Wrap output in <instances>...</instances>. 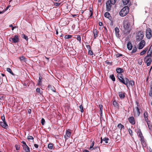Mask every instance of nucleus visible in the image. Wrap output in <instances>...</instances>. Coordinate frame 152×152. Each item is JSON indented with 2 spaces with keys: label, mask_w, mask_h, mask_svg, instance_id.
<instances>
[{
  "label": "nucleus",
  "mask_w": 152,
  "mask_h": 152,
  "mask_svg": "<svg viewBox=\"0 0 152 152\" xmlns=\"http://www.w3.org/2000/svg\"><path fill=\"white\" fill-rule=\"evenodd\" d=\"M117 77L119 81L122 83H125V80L124 78L123 75L121 74H118Z\"/></svg>",
  "instance_id": "nucleus-8"
},
{
  "label": "nucleus",
  "mask_w": 152,
  "mask_h": 152,
  "mask_svg": "<svg viewBox=\"0 0 152 152\" xmlns=\"http://www.w3.org/2000/svg\"><path fill=\"white\" fill-rule=\"evenodd\" d=\"M105 62L106 64H110V65H112V62H109L108 61V60H107L105 61Z\"/></svg>",
  "instance_id": "nucleus-54"
},
{
  "label": "nucleus",
  "mask_w": 152,
  "mask_h": 152,
  "mask_svg": "<svg viewBox=\"0 0 152 152\" xmlns=\"http://www.w3.org/2000/svg\"><path fill=\"white\" fill-rule=\"evenodd\" d=\"M7 70L12 75H14V73H13L12 70L10 68H7Z\"/></svg>",
  "instance_id": "nucleus-33"
},
{
  "label": "nucleus",
  "mask_w": 152,
  "mask_h": 152,
  "mask_svg": "<svg viewBox=\"0 0 152 152\" xmlns=\"http://www.w3.org/2000/svg\"><path fill=\"white\" fill-rule=\"evenodd\" d=\"M129 133L132 136L133 134V132L132 131V130L130 129H129Z\"/></svg>",
  "instance_id": "nucleus-45"
},
{
  "label": "nucleus",
  "mask_w": 152,
  "mask_h": 152,
  "mask_svg": "<svg viewBox=\"0 0 152 152\" xmlns=\"http://www.w3.org/2000/svg\"><path fill=\"white\" fill-rule=\"evenodd\" d=\"M15 147L16 148V149L17 150H19L20 147L19 145H15Z\"/></svg>",
  "instance_id": "nucleus-49"
},
{
  "label": "nucleus",
  "mask_w": 152,
  "mask_h": 152,
  "mask_svg": "<svg viewBox=\"0 0 152 152\" xmlns=\"http://www.w3.org/2000/svg\"><path fill=\"white\" fill-rule=\"evenodd\" d=\"M134 24L133 18L132 16H127L125 17L123 21V25L126 33L128 34L130 33Z\"/></svg>",
  "instance_id": "nucleus-1"
},
{
  "label": "nucleus",
  "mask_w": 152,
  "mask_h": 152,
  "mask_svg": "<svg viewBox=\"0 0 152 152\" xmlns=\"http://www.w3.org/2000/svg\"><path fill=\"white\" fill-rule=\"evenodd\" d=\"M10 42L12 43H16L19 42V39L18 36L15 35L14 37L10 38L9 39Z\"/></svg>",
  "instance_id": "nucleus-5"
},
{
  "label": "nucleus",
  "mask_w": 152,
  "mask_h": 152,
  "mask_svg": "<svg viewBox=\"0 0 152 152\" xmlns=\"http://www.w3.org/2000/svg\"><path fill=\"white\" fill-rule=\"evenodd\" d=\"M0 125L3 128L5 129L8 127V125L6 121L3 122H0Z\"/></svg>",
  "instance_id": "nucleus-12"
},
{
  "label": "nucleus",
  "mask_w": 152,
  "mask_h": 152,
  "mask_svg": "<svg viewBox=\"0 0 152 152\" xmlns=\"http://www.w3.org/2000/svg\"><path fill=\"white\" fill-rule=\"evenodd\" d=\"M129 122L132 125H134L135 124L134 118L132 116L129 117L128 118Z\"/></svg>",
  "instance_id": "nucleus-10"
},
{
  "label": "nucleus",
  "mask_w": 152,
  "mask_h": 152,
  "mask_svg": "<svg viewBox=\"0 0 152 152\" xmlns=\"http://www.w3.org/2000/svg\"><path fill=\"white\" fill-rule=\"evenodd\" d=\"M122 55L121 54L118 53L116 55V56L117 58H118L120 56H122Z\"/></svg>",
  "instance_id": "nucleus-47"
},
{
  "label": "nucleus",
  "mask_w": 152,
  "mask_h": 152,
  "mask_svg": "<svg viewBox=\"0 0 152 152\" xmlns=\"http://www.w3.org/2000/svg\"><path fill=\"white\" fill-rule=\"evenodd\" d=\"M122 1L124 5L127 4L129 1V0H122Z\"/></svg>",
  "instance_id": "nucleus-32"
},
{
  "label": "nucleus",
  "mask_w": 152,
  "mask_h": 152,
  "mask_svg": "<svg viewBox=\"0 0 152 152\" xmlns=\"http://www.w3.org/2000/svg\"><path fill=\"white\" fill-rule=\"evenodd\" d=\"M145 53V51H142L140 53V55L141 56L143 55Z\"/></svg>",
  "instance_id": "nucleus-53"
},
{
  "label": "nucleus",
  "mask_w": 152,
  "mask_h": 152,
  "mask_svg": "<svg viewBox=\"0 0 152 152\" xmlns=\"http://www.w3.org/2000/svg\"><path fill=\"white\" fill-rule=\"evenodd\" d=\"M115 31L116 36L118 37H119V30L118 27H116L115 28Z\"/></svg>",
  "instance_id": "nucleus-19"
},
{
  "label": "nucleus",
  "mask_w": 152,
  "mask_h": 152,
  "mask_svg": "<svg viewBox=\"0 0 152 152\" xmlns=\"http://www.w3.org/2000/svg\"><path fill=\"white\" fill-rule=\"evenodd\" d=\"M117 126L118 128L120 129L121 130L122 129H124V126L120 123L118 124Z\"/></svg>",
  "instance_id": "nucleus-22"
},
{
  "label": "nucleus",
  "mask_w": 152,
  "mask_h": 152,
  "mask_svg": "<svg viewBox=\"0 0 152 152\" xmlns=\"http://www.w3.org/2000/svg\"><path fill=\"white\" fill-rule=\"evenodd\" d=\"M22 37L25 39L26 40H28V37L24 34H22Z\"/></svg>",
  "instance_id": "nucleus-35"
},
{
  "label": "nucleus",
  "mask_w": 152,
  "mask_h": 152,
  "mask_svg": "<svg viewBox=\"0 0 152 152\" xmlns=\"http://www.w3.org/2000/svg\"><path fill=\"white\" fill-rule=\"evenodd\" d=\"M101 143H102V141H104L105 142V143H108V141L109 140V139L108 138L104 137V138L102 139V137H101Z\"/></svg>",
  "instance_id": "nucleus-15"
},
{
  "label": "nucleus",
  "mask_w": 152,
  "mask_h": 152,
  "mask_svg": "<svg viewBox=\"0 0 152 152\" xmlns=\"http://www.w3.org/2000/svg\"><path fill=\"white\" fill-rule=\"evenodd\" d=\"M147 124H148V127L149 128V129H150V130H151L152 129V127L151 125V124H150V122H148V123H147Z\"/></svg>",
  "instance_id": "nucleus-39"
},
{
  "label": "nucleus",
  "mask_w": 152,
  "mask_h": 152,
  "mask_svg": "<svg viewBox=\"0 0 152 152\" xmlns=\"http://www.w3.org/2000/svg\"><path fill=\"white\" fill-rule=\"evenodd\" d=\"M140 140L141 141L142 145L143 146L145 147L146 146V143L145 142L144 137L141 138L140 139Z\"/></svg>",
  "instance_id": "nucleus-13"
},
{
  "label": "nucleus",
  "mask_w": 152,
  "mask_h": 152,
  "mask_svg": "<svg viewBox=\"0 0 152 152\" xmlns=\"http://www.w3.org/2000/svg\"><path fill=\"white\" fill-rule=\"evenodd\" d=\"M144 37L143 32L140 31L138 32L136 37V39L137 41H140Z\"/></svg>",
  "instance_id": "nucleus-6"
},
{
  "label": "nucleus",
  "mask_w": 152,
  "mask_h": 152,
  "mask_svg": "<svg viewBox=\"0 0 152 152\" xmlns=\"http://www.w3.org/2000/svg\"><path fill=\"white\" fill-rule=\"evenodd\" d=\"M86 47L88 50L91 49L90 46L89 45H86Z\"/></svg>",
  "instance_id": "nucleus-56"
},
{
  "label": "nucleus",
  "mask_w": 152,
  "mask_h": 152,
  "mask_svg": "<svg viewBox=\"0 0 152 152\" xmlns=\"http://www.w3.org/2000/svg\"><path fill=\"white\" fill-rule=\"evenodd\" d=\"M31 109H29V110H28V113L29 114H30L31 113Z\"/></svg>",
  "instance_id": "nucleus-61"
},
{
  "label": "nucleus",
  "mask_w": 152,
  "mask_h": 152,
  "mask_svg": "<svg viewBox=\"0 0 152 152\" xmlns=\"http://www.w3.org/2000/svg\"><path fill=\"white\" fill-rule=\"evenodd\" d=\"M42 77L41 76H40L39 77V79L38 80V81L37 83V85H41V83L42 82Z\"/></svg>",
  "instance_id": "nucleus-27"
},
{
  "label": "nucleus",
  "mask_w": 152,
  "mask_h": 152,
  "mask_svg": "<svg viewBox=\"0 0 152 152\" xmlns=\"http://www.w3.org/2000/svg\"><path fill=\"white\" fill-rule=\"evenodd\" d=\"M88 54L91 56L93 55V53L91 49L89 50L88 51Z\"/></svg>",
  "instance_id": "nucleus-41"
},
{
  "label": "nucleus",
  "mask_w": 152,
  "mask_h": 152,
  "mask_svg": "<svg viewBox=\"0 0 152 152\" xmlns=\"http://www.w3.org/2000/svg\"><path fill=\"white\" fill-rule=\"evenodd\" d=\"M23 148L26 152H29L30 151L29 148L27 145H26L25 146H23Z\"/></svg>",
  "instance_id": "nucleus-20"
},
{
  "label": "nucleus",
  "mask_w": 152,
  "mask_h": 152,
  "mask_svg": "<svg viewBox=\"0 0 152 152\" xmlns=\"http://www.w3.org/2000/svg\"><path fill=\"white\" fill-rule=\"evenodd\" d=\"M124 80H125V83H123V84L126 85V86L127 87H128V84L129 82V80L127 78H125Z\"/></svg>",
  "instance_id": "nucleus-26"
},
{
  "label": "nucleus",
  "mask_w": 152,
  "mask_h": 152,
  "mask_svg": "<svg viewBox=\"0 0 152 152\" xmlns=\"http://www.w3.org/2000/svg\"><path fill=\"white\" fill-rule=\"evenodd\" d=\"M71 135V133L69 130L66 131V134L64 135L65 139H67L68 137H70Z\"/></svg>",
  "instance_id": "nucleus-11"
},
{
  "label": "nucleus",
  "mask_w": 152,
  "mask_h": 152,
  "mask_svg": "<svg viewBox=\"0 0 152 152\" xmlns=\"http://www.w3.org/2000/svg\"><path fill=\"white\" fill-rule=\"evenodd\" d=\"M113 105L115 107H118V103L115 101H114L113 102Z\"/></svg>",
  "instance_id": "nucleus-38"
},
{
  "label": "nucleus",
  "mask_w": 152,
  "mask_h": 152,
  "mask_svg": "<svg viewBox=\"0 0 152 152\" xmlns=\"http://www.w3.org/2000/svg\"><path fill=\"white\" fill-rule=\"evenodd\" d=\"M79 108L80 109V111L81 113H83L84 111L83 109V107L82 104L80 105Z\"/></svg>",
  "instance_id": "nucleus-36"
},
{
  "label": "nucleus",
  "mask_w": 152,
  "mask_h": 152,
  "mask_svg": "<svg viewBox=\"0 0 152 152\" xmlns=\"http://www.w3.org/2000/svg\"><path fill=\"white\" fill-rule=\"evenodd\" d=\"M104 16L105 17L109 18L110 17V15L109 12H106L104 13Z\"/></svg>",
  "instance_id": "nucleus-28"
},
{
  "label": "nucleus",
  "mask_w": 152,
  "mask_h": 152,
  "mask_svg": "<svg viewBox=\"0 0 152 152\" xmlns=\"http://www.w3.org/2000/svg\"><path fill=\"white\" fill-rule=\"evenodd\" d=\"M34 146L36 148H37L38 147L39 145L37 144H34Z\"/></svg>",
  "instance_id": "nucleus-60"
},
{
  "label": "nucleus",
  "mask_w": 152,
  "mask_h": 152,
  "mask_svg": "<svg viewBox=\"0 0 152 152\" xmlns=\"http://www.w3.org/2000/svg\"><path fill=\"white\" fill-rule=\"evenodd\" d=\"M99 107L100 109V112H102L103 109V106L102 105H99Z\"/></svg>",
  "instance_id": "nucleus-43"
},
{
  "label": "nucleus",
  "mask_w": 152,
  "mask_h": 152,
  "mask_svg": "<svg viewBox=\"0 0 152 152\" xmlns=\"http://www.w3.org/2000/svg\"><path fill=\"white\" fill-rule=\"evenodd\" d=\"M27 139L28 140H33L34 138L33 137L31 136H28Z\"/></svg>",
  "instance_id": "nucleus-48"
},
{
  "label": "nucleus",
  "mask_w": 152,
  "mask_h": 152,
  "mask_svg": "<svg viewBox=\"0 0 152 152\" xmlns=\"http://www.w3.org/2000/svg\"><path fill=\"white\" fill-rule=\"evenodd\" d=\"M119 97L121 99H124L125 97V93L124 92H119L118 93Z\"/></svg>",
  "instance_id": "nucleus-14"
},
{
  "label": "nucleus",
  "mask_w": 152,
  "mask_h": 152,
  "mask_svg": "<svg viewBox=\"0 0 152 152\" xmlns=\"http://www.w3.org/2000/svg\"><path fill=\"white\" fill-rule=\"evenodd\" d=\"M48 87L53 92H56L55 88L53 86H52L51 85H48Z\"/></svg>",
  "instance_id": "nucleus-21"
},
{
  "label": "nucleus",
  "mask_w": 152,
  "mask_h": 152,
  "mask_svg": "<svg viewBox=\"0 0 152 152\" xmlns=\"http://www.w3.org/2000/svg\"><path fill=\"white\" fill-rule=\"evenodd\" d=\"M78 14H73L72 15V16L73 17H76L78 16Z\"/></svg>",
  "instance_id": "nucleus-58"
},
{
  "label": "nucleus",
  "mask_w": 152,
  "mask_h": 152,
  "mask_svg": "<svg viewBox=\"0 0 152 152\" xmlns=\"http://www.w3.org/2000/svg\"><path fill=\"white\" fill-rule=\"evenodd\" d=\"M145 121L147 122V123H148V122H150L149 121H148V117L145 118Z\"/></svg>",
  "instance_id": "nucleus-59"
},
{
  "label": "nucleus",
  "mask_w": 152,
  "mask_h": 152,
  "mask_svg": "<svg viewBox=\"0 0 152 152\" xmlns=\"http://www.w3.org/2000/svg\"><path fill=\"white\" fill-rule=\"evenodd\" d=\"M19 59L21 61H25L26 60V58L23 56H22L19 57Z\"/></svg>",
  "instance_id": "nucleus-34"
},
{
  "label": "nucleus",
  "mask_w": 152,
  "mask_h": 152,
  "mask_svg": "<svg viewBox=\"0 0 152 152\" xmlns=\"http://www.w3.org/2000/svg\"><path fill=\"white\" fill-rule=\"evenodd\" d=\"M41 122V124L43 125L45 124V121L44 119L42 118V119Z\"/></svg>",
  "instance_id": "nucleus-42"
},
{
  "label": "nucleus",
  "mask_w": 152,
  "mask_h": 152,
  "mask_svg": "<svg viewBox=\"0 0 152 152\" xmlns=\"http://www.w3.org/2000/svg\"><path fill=\"white\" fill-rule=\"evenodd\" d=\"M1 119L2 120L3 122L6 121H5V117L4 115L1 117Z\"/></svg>",
  "instance_id": "nucleus-50"
},
{
  "label": "nucleus",
  "mask_w": 152,
  "mask_h": 152,
  "mask_svg": "<svg viewBox=\"0 0 152 152\" xmlns=\"http://www.w3.org/2000/svg\"><path fill=\"white\" fill-rule=\"evenodd\" d=\"M60 4V3H54V5L56 6H58Z\"/></svg>",
  "instance_id": "nucleus-57"
},
{
  "label": "nucleus",
  "mask_w": 152,
  "mask_h": 152,
  "mask_svg": "<svg viewBox=\"0 0 152 152\" xmlns=\"http://www.w3.org/2000/svg\"><path fill=\"white\" fill-rule=\"evenodd\" d=\"M93 32L94 34V38H96L98 36L97 31L96 29H95L93 31Z\"/></svg>",
  "instance_id": "nucleus-25"
},
{
  "label": "nucleus",
  "mask_w": 152,
  "mask_h": 152,
  "mask_svg": "<svg viewBox=\"0 0 152 152\" xmlns=\"http://www.w3.org/2000/svg\"><path fill=\"white\" fill-rule=\"evenodd\" d=\"M116 70L117 72L118 73V74H121V73L123 72H124L123 69L120 68H116Z\"/></svg>",
  "instance_id": "nucleus-17"
},
{
  "label": "nucleus",
  "mask_w": 152,
  "mask_h": 152,
  "mask_svg": "<svg viewBox=\"0 0 152 152\" xmlns=\"http://www.w3.org/2000/svg\"><path fill=\"white\" fill-rule=\"evenodd\" d=\"M40 89L39 88H37L36 89V91L37 92L39 93V94H41V93L40 91Z\"/></svg>",
  "instance_id": "nucleus-46"
},
{
  "label": "nucleus",
  "mask_w": 152,
  "mask_h": 152,
  "mask_svg": "<svg viewBox=\"0 0 152 152\" xmlns=\"http://www.w3.org/2000/svg\"><path fill=\"white\" fill-rule=\"evenodd\" d=\"M137 49L136 46L134 47L132 51V53H134L136 52L137 51Z\"/></svg>",
  "instance_id": "nucleus-37"
},
{
  "label": "nucleus",
  "mask_w": 152,
  "mask_h": 152,
  "mask_svg": "<svg viewBox=\"0 0 152 152\" xmlns=\"http://www.w3.org/2000/svg\"><path fill=\"white\" fill-rule=\"evenodd\" d=\"M129 85H130L132 86H133L134 85V81L133 80H130L129 83Z\"/></svg>",
  "instance_id": "nucleus-31"
},
{
  "label": "nucleus",
  "mask_w": 152,
  "mask_h": 152,
  "mask_svg": "<svg viewBox=\"0 0 152 152\" xmlns=\"http://www.w3.org/2000/svg\"><path fill=\"white\" fill-rule=\"evenodd\" d=\"M151 53L148 52L147 55L144 58V62L148 66H150L151 63Z\"/></svg>",
  "instance_id": "nucleus-2"
},
{
  "label": "nucleus",
  "mask_w": 152,
  "mask_h": 152,
  "mask_svg": "<svg viewBox=\"0 0 152 152\" xmlns=\"http://www.w3.org/2000/svg\"><path fill=\"white\" fill-rule=\"evenodd\" d=\"M149 96H152V91H151L149 93Z\"/></svg>",
  "instance_id": "nucleus-63"
},
{
  "label": "nucleus",
  "mask_w": 152,
  "mask_h": 152,
  "mask_svg": "<svg viewBox=\"0 0 152 152\" xmlns=\"http://www.w3.org/2000/svg\"><path fill=\"white\" fill-rule=\"evenodd\" d=\"M21 143H22L23 144V146H26V145H27L25 142L23 141L21 142Z\"/></svg>",
  "instance_id": "nucleus-55"
},
{
  "label": "nucleus",
  "mask_w": 152,
  "mask_h": 152,
  "mask_svg": "<svg viewBox=\"0 0 152 152\" xmlns=\"http://www.w3.org/2000/svg\"><path fill=\"white\" fill-rule=\"evenodd\" d=\"M146 36L149 39L152 37V32L150 28H148L146 30Z\"/></svg>",
  "instance_id": "nucleus-7"
},
{
  "label": "nucleus",
  "mask_w": 152,
  "mask_h": 152,
  "mask_svg": "<svg viewBox=\"0 0 152 152\" xmlns=\"http://www.w3.org/2000/svg\"><path fill=\"white\" fill-rule=\"evenodd\" d=\"M72 36L71 35H66L65 36L64 38L66 39H68L71 38Z\"/></svg>",
  "instance_id": "nucleus-40"
},
{
  "label": "nucleus",
  "mask_w": 152,
  "mask_h": 152,
  "mask_svg": "<svg viewBox=\"0 0 152 152\" xmlns=\"http://www.w3.org/2000/svg\"><path fill=\"white\" fill-rule=\"evenodd\" d=\"M77 39L78 41L80 42L81 41V37L79 35H77Z\"/></svg>",
  "instance_id": "nucleus-44"
},
{
  "label": "nucleus",
  "mask_w": 152,
  "mask_h": 152,
  "mask_svg": "<svg viewBox=\"0 0 152 152\" xmlns=\"http://www.w3.org/2000/svg\"><path fill=\"white\" fill-rule=\"evenodd\" d=\"M48 148L50 150H52L53 148V145L51 143H49L48 144Z\"/></svg>",
  "instance_id": "nucleus-30"
},
{
  "label": "nucleus",
  "mask_w": 152,
  "mask_h": 152,
  "mask_svg": "<svg viewBox=\"0 0 152 152\" xmlns=\"http://www.w3.org/2000/svg\"><path fill=\"white\" fill-rule=\"evenodd\" d=\"M135 108L136 109V110L135 111V115H136L138 116L140 113V110L138 107H136Z\"/></svg>",
  "instance_id": "nucleus-16"
},
{
  "label": "nucleus",
  "mask_w": 152,
  "mask_h": 152,
  "mask_svg": "<svg viewBox=\"0 0 152 152\" xmlns=\"http://www.w3.org/2000/svg\"><path fill=\"white\" fill-rule=\"evenodd\" d=\"M144 116L145 118L148 117V114L147 112H145L144 113Z\"/></svg>",
  "instance_id": "nucleus-51"
},
{
  "label": "nucleus",
  "mask_w": 152,
  "mask_h": 152,
  "mask_svg": "<svg viewBox=\"0 0 152 152\" xmlns=\"http://www.w3.org/2000/svg\"><path fill=\"white\" fill-rule=\"evenodd\" d=\"M148 52H151V53H152V45L151 46Z\"/></svg>",
  "instance_id": "nucleus-52"
},
{
  "label": "nucleus",
  "mask_w": 152,
  "mask_h": 152,
  "mask_svg": "<svg viewBox=\"0 0 152 152\" xmlns=\"http://www.w3.org/2000/svg\"><path fill=\"white\" fill-rule=\"evenodd\" d=\"M83 152H90L88 150H85Z\"/></svg>",
  "instance_id": "nucleus-64"
},
{
  "label": "nucleus",
  "mask_w": 152,
  "mask_h": 152,
  "mask_svg": "<svg viewBox=\"0 0 152 152\" xmlns=\"http://www.w3.org/2000/svg\"><path fill=\"white\" fill-rule=\"evenodd\" d=\"M137 134L140 138L142 137H143L142 134L140 130H139L137 132Z\"/></svg>",
  "instance_id": "nucleus-24"
},
{
  "label": "nucleus",
  "mask_w": 152,
  "mask_h": 152,
  "mask_svg": "<svg viewBox=\"0 0 152 152\" xmlns=\"http://www.w3.org/2000/svg\"><path fill=\"white\" fill-rule=\"evenodd\" d=\"M127 46L128 49L129 50H131L132 49L133 46L132 44H131L130 42H129L127 44Z\"/></svg>",
  "instance_id": "nucleus-18"
},
{
  "label": "nucleus",
  "mask_w": 152,
  "mask_h": 152,
  "mask_svg": "<svg viewBox=\"0 0 152 152\" xmlns=\"http://www.w3.org/2000/svg\"><path fill=\"white\" fill-rule=\"evenodd\" d=\"M103 25V23L102 22H99V25L100 26H102Z\"/></svg>",
  "instance_id": "nucleus-62"
},
{
  "label": "nucleus",
  "mask_w": 152,
  "mask_h": 152,
  "mask_svg": "<svg viewBox=\"0 0 152 152\" xmlns=\"http://www.w3.org/2000/svg\"><path fill=\"white\" fill-rule=\"evenodd\" d=\"M129 9L128 6H125L119 12V14L121 16H124L129 12Z\"/></svg>",
  "instance_id": "nucleus-4"
},
{
  "label": "nucleus",
  "mask_w": 152,
  "mask_h": 152,
  "mask_svg": "<svg viewBox=\"0 0 152 152\" xmlns=\"http://www.w3.org/2000/svg\"><path fill=\"white\" fill-rule=\"evenodd\" d=\"M115 0H108L106 3V11H110L111 9L112 5L115 4Z\"/></svg>",
  "instance_id": "nucleus-3"
},
{
  "label": "nucleus",
  "mask_w": 152,
  "mask_h": 152,
  "mask_svg": "<svg viewBox=\"0 0 152 152\" xmlns=\"http://www.w3.org/2000/svg\"><path fill=\"white\" fill-rule=\"evenodd\" d=\"M94 145V141H93L92 142V143L90 145V146L89 149L90 150H94V148H93Z\"/></svg>",
  "instance_id": "nucleus-23"
},
{
  "label": "nucleus",
  "mask_w": 152,
  "mask_h": 152,
  "mask_svg": "<svg viewBox=\"0 0 152 152\" xmlns=\"http://www.w3.org/2000/svg\"><path fill=\"white\" fill-rule=\"evenodd\" d=\"M145 41L143 40H141L140 42L139 43L138 48L139 49H142L145 46Z\"/></svg>",
  "instance_id": "nucleus-9"
},
{
  "label": "nucleus",
  "mask_w": 152,
  "mask_h": 152,
  "mask_svg": "<svg viewBox=\"0 0 152 152\" xmlns=\"http://www.w3.org/2000/svg\"><path fill=\"white\" fill-rule=\"evenodd\" d=\"M110 77L113 81H115V78L113 75H110Z\"/></svg>",
  "instance_id": "nucleus-29"
}]
</instances>
